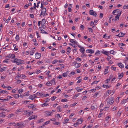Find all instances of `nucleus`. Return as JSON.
<instances>
[{"mask_svg":"<svg viewBox=\"0 0 128 128\" xmlns=\"http://www.w3.org/2000/svg\"><path fill=\"white\" fill-rule=\"evenodd\" d=\"M126 34V33L120 32L119 33L120 37H123Z\"/></svg>","mask_w":128,"mask_h":128,"instance_id":"nucleus-12","label":"nucleus"},{"mask_svg":"<svg viewBox=\"0 0 128 128\" xmlns=\"http://www.w3.org/2000/svg\"><path fill=\"white\" fill-rule=\"evenodd\" d=\"M12 61L14 63H16L18 65H20L22 64H24V62L23 60L17 58L15 59L14 61L12 60Z\"/></svg>","mask_w":128,"mask_h":128,"instance_id":"nucleus-1","label":"nucleus"},{"mask_svg":"<svg viewBox=\"0 0 128 128\" xmlns=\"http://www.w3.org/2000/svg\"><path fill=\"white\" fill-rule=\"evenodd\" d=\"M45 24H42V28H43L44 29H45L46 28V26L44 25Z\"/></svg>","mask_w":128,"mask_h":128,"instance_id":"nucleus-49","label":"nucleus"},{"mask_svg":"<svg viewBox=\"0 0 128 128\" xmlns=\"http://www.w3.org/2000/svg\"><path fill=\"white\" fill-rule=\"evenodd\" d=\"M111 118L110 117V116H108L107 117H106V120L105 121V122H106V123H108V120L110 118Z\"/></svg>","mask_w":128,"mask_h":128,"instance_id":"nucleus-14","label":"nucleus"},{"mask_svg":"<svg viewBox=\"0 0 128 128\" xmlns=\"http://www.w3.org/2000/svg\"><path fill=\"white\" fill-rule=\"evenodd\" d=\"M41 54L40 53L37 52L35 55V58L37 59H39L41 57Z\"/></svg>","mask_w":128,"mask_h":128,"instance_id":"nucleus-4","label":"nucleus"},{"mask_svg":"<svg viewBox=\"0 0 128 128\" xmlns=\"http://www.w3.org/2000/svg\"><path fill=\"white\" fill-rule=\"evenodd\" d=\"M22 110L21 109H20L18 110H17V112L18 113V112H22Z\"/></svg>","mask_w":128,"mask_h":128,"instance_id":"nucleus-60","label":"nucleus"},{"mask_svg":"<svg viewBox=\"0 0 128 128\" xmlns=\"http://www.w3.org/2000/svg\"><path fill=\"white\" fill-rule=\"evenodd\" d=\"M50 100V99L49 98H48L46 99V101L45 102H48Z\"/></svg>","mask_w":128,"mask_h":128,"instance_id":"nucleus-61","label":"nucleus"},{"mask_svg":"<svg viewBox=\"0 0 128 128\" xmlns=\"http://www.w3.org/2000/svg\"><path fill=\"white\" fill-rule=\"evenodd\" d=\"M16 39V40L17 41L19 40L20 39V37L18 35H17L16 38H15Z\"/></svg>","mask_w":128,"mask_h":128,"instance_id":"nucleus-31","label":"nucleus"},{"mask_svg":"<svg viewBox=\"0 0 128 128\" xmlns=\"http://www.w3.org/2000/svg\"><path fill=\"white\" fill-rule=\"evenodd\" d=\"M118 78H119V79H121L123 76L124 75V74L123 72H122L120 74V73H119L118 74Z\"/></svg>","mask_w":128,"mask_h":128,"instance_id":"nucleus-9","label":"nucleus"},{"mask_svg":"<svg viewBox=\"0 0 128 128\" xmlns=\"http://www.w3.org/2000/svg\"><path fill=\"white\" fill-rule=\"evenodd\" d=\"M23 91H24V90L22 89L18 91V93H19V94H20V93H22V92H23Z\"/></svg>","mask_w":128,"mask_h":128,"instance_id":"nucleus-38","label":"nucleus"},{"mask_svg":"<svg viewBox=\"0 0 128 128\" xmlns=\"http://www.w3.org/2000/svg\"><path fill=\"white\" fill-rule=\"evenodd\" d=\"M44 119H40L38 123L42 122H44Z\"/></svg>","mask_w":128,"mask_h":128,"instance_id":"nucleus-59","label":"nucleus"},{"mask_svg":"<svg viewBox=\"0 0 128 128\" xmlns=\"http://www.w3.org/2000/svg\"><path fill=\"white\" fill-rule=\"evenodd\" d=\"M26 112V114H28L29 116H30L31 115H32L33 114V112H28V111H26L25 112Z\"/></svg>","mask_w":128,"mask_h":128,"instance_id":"nucleus-11","label":"nucleus"},{"mask_svg":"<svg viewBox=\"0 0 128 128\" xmlns=\"http://www.w3.org/2000/svg\"><path fill=\"white\" fill-rule=\"evenodd\" d=\"M68 101V100L66 99H62L61 100V102H67Z\"/></svg>","mask_w":128,"mask_h":128,"instance_id":"nucleus-34","label":"nucleus"},{"mask_svg":"<svg viewBox=\"0 0 128 128\" xmlns=\"http://www.w3.org/2000/svg\"><path fill=\"white\" fill-rule=\"evenodd\" d=\"M108 69H106L104 71V74L105 75H106V74H107L108 73Z\"/></svg>","mask_w":128,"mask_h":128,"instance_id":"nucleus-37","label":"nucleus"},{"mask_svg":"<svg viewBox=\"0 0 128 128\" xmlns=\"http://www.w3.org/2000/svg\"><path fill=\"white\" fill-rule=\"evenodd\" d=\"M126 8L128 9V5L127 6L125 5L123 6L124 9H125Z\"/></svg>","mask_w":128,"mask_h":128,"instance_id":"nucleus-57","label":"nucleus"},{"mask_svg":"<svg viewBox=\"0 0 128 128\" xmlns=\"http://www.w3.org/2000/svg\"><path fill=\"white\" fill-rule=\"evenodd\" d=\"M90 14V15L94 16V11L92 10H91L89 12Z\"/></svg>","mask_w":128,"mask_h":128,"instance_id":"nucleus-21","label":"nucleus"},{"mask_svg":"<svg viewBox=\"0 0 128 128\" xmlns=\"http://www.w3.org/2000/svg\"><path fill=\"white\" fill-rule=\"evenodd\" d=\"M9 126H11L12 125H13L14 126H16V124L15 122H11L10 123L8 124Z\"/></svg>","mask_w":128,"mask_h":128,"instance_id":"nucleus-19","label":"nucleus"},{"mask_svg":"<svg viewBox=\"0 0 128 128\" xmlns=\"http://www.w3.org/2000/svg\"><path fill=\"white\" fill-rule=\"evenodd\" d=\"M35 116L34 115H33L30 116L29 118L30 120H31L32 119H34L35 118Z\"/></svg>","mask_w":128,"mask_h":128,"instance_id":"nucleus-25","label":"nucleus"},{"mask_svg":"<svg viewBox=\"0 0 128 128\" xmlns=\"http://www.w3.org/2000/svg\"><path fill=\"white\" fill-rule=\"evenodd\" d=\"M103 53L105 55H106L107 56H108V55L109 54V52H108L105 51L104 52H103Z\"/></svg>","mask_w":128,"mask_h":128,"instance_id":"nucleus-27","label":"nucleus"},{"mask_svg":"<svg viewBox=\"0 0 128 128\" xmlns=\"http://www.w3.org/2000/svg\"><path fill=\"white\" fill-rule=\"evenodd\" d=\"M11 57L12 58H15V56L14 54H12L11 55Z\"/></svg>","mask_w":128,"mask_h":128,"instance_id":"nucleus-58","label":"nucleus"},{"mask_svg":"<svg viewBox=\"0 0 128 128\" xmlns=\"http://www.w3.org/2000/svg\"><path fill=\"white\" fill-rule=\"evenodd\" d=\"M34 52V50H33L32 51H30V55L31 56H32Z\"/></svg>","mask_w":128,"mask_h":128,"instance_id":"nucleus-35","label":"nucleus"},{"mask_svg":"<svg viewBox=\"0 0 128 128\" xmlns=\"http://www.w3.org/2000/svg\"><path fill=\"white\" fill-rule=\"evenodd\" d=\"M114 52L113 50H112L110 52V53L111 54H114Z\"/></svg>","mask_w":128,"mask_h":128,"instance_id":"nucleus-56","label":"nucleus"},{"mask_svg":"<svg viewBox=\"0 0 128 128\" xmlns=\"http://www.w3.org/2000/svg\"><path fill=\"white\" fill-rule=\"evenodd\" d=\"M103 14L102 13H100V18H103Z\"/></svg>","mask_w":128,"mask_h":128,"instance_id":"nucleus-50","label":"nucleus"},{"mask_svg":"<svg viewBox=\"0 0 128 128\" xmlns=\"http://www.w3.org/2000/svg\"><path fill=\"white\" fill-rule=\"evenodd\" d=\"M80 52L82 53V54H84L85 52V50L84 48V47H82V48H81L80 50Z\"/></svg>","mask_w":128,"mask_h":128,"instance_id":"nucleus-10","label":"nucleus"},{"mask_svg":"<svg viewBox=\"0 0 128 128\" xmlns=\"http://www.w3.org/2000/svg\"><path fill=\"white\" fill-rule=\"evenodd\" d=\"M113 76V75H112V74L110 75L109 77V78L108 79H107V80H109V81H110V80L112 78Z\"/></svg>","mask_w":128,"mask_h":128,"instance_id":"nucleus-33","label":"nucleus"},{"mask_svg":"<svg viewBox=\"0 0 128 128\" xmlns=\"http://www.w3.org/2000/svg\"><path fill=\"white\" fill-rule=\"evenodd\" d=\"M98 93H96L95 94L94 96L93 97L94 98H96V97L98 96Z\"/></svg>","mask_w":128,"mask_h":128,"instance_id":"nucleus-53","label":"nucleus"},{"mask_svg":"<svg viewBox=\"0 0 128 128\" xmlns=\"http://www.w3.org/2000/svg\"><path fill=\"white\" fill-rule=\"evenodd\" d=\"M122 12V11H121L116 16V17H115V19L116 20H117V19H118V20L120 16L121 15Z\"/></svg>","mask_w":128,"mask_h":128,"instance_id":"nucleus-5","label":"nucleus"},{"mask_svg":"<svg viewBox=\"0 0 128 128\" xmlns=\"http://www.w3.org/2000/svg\"><path fill=\"white\" fill-rule=\"evenodd\" d=\"M30 18H34V16L33 14H30Z\"/></svg>","mask_w":128,"mask_h":128,"instance_id":"nucleus-64","label":"nucleus"},{"mask_svg":"<svg viewBox=\"0 0 128 128\" xmlns=\"http://www.w3.org/2000/svg\"><path fill=\"white\" fill-rule=\"evenodd\" d=\"M13 96L16 99L18 98H19V95L18 94H15L14 95H13Z\"/></svg>","mask_w":128,"mask_h":128,"instance_id":"nucleus-22","label":"nucleus"},{"mask_svg":"<svg viewBox=\"0 0 128 128\" xmlns=\"http://www.w3.org/2000/svg\"><path fill=\"white\" fill-rule=\"evenodd\" d=\"M86 52L87 53H88L91 54H93L94 52V51L91 49L88 50H86Z\"/></svg>","mask_w":128,"mask_h":128,"instance_id":"nucleus-6","label":"nucleus"},{"mask_svg":"<svg viewBox=\"0 0 128 128\" xmlns=\"http://www.w3.org/2000/svg\"><path fill=\"white\" fill-rule=\"evenodd\" d=\"M29 6V5L28 4H26L24 6V8H25V9H26L28 8V7Z\"/></svg>","mask_w":128,"mask_h":128,"instance_id":"nucleus-52","label":"nucleus"},{"mask_svg":"<svg viewBox=\"0 0 128 128\" xmlns=\"http://www.w3.org/2000/svg\"><path fill=\"white\" fill-rule=\"evenodd\" d=\"M118 66L121 68L124 67V66L122 63H119L118 64Z\"/></svg>","mask_w":128,"mask_h":128,"instance_id":"nucleus-16","label":"nucleus"},{"mask_svg":"<svg viewBox=\"0 0 128 128\" xmlns=\"http://www.w3.org/2000/svg\"><path fill=\"white\" fill-rule=\"evenodd\" d=\"M87 98V97L86 96H84L82 98V100H84L85 99Z\"/></svg>","mask_w":128,"mask_h":128,"instance_id":"nucleus-62","label":"nucleus"},{"mask_svg":"<svg viewBox=\"0 0 128 128\" xmlns=\"http://www.w3.org/2000/svg\"><path fill=\"white\" fill-rule=\"evenodd\" d=\"M58 62V60H54L52 62V63L53 64H55L56 63Z\"/></svg>","mask_w":128,"mask_h":128,"instance_id":"nucleus-44","label":"nucleus"},{"mask_svg":"<svg viewBox=\"0 0 128 128\" xmlns=\"http://www.w3.org/2000/svg\"><path fill=\"white\" fill-rule=\"evenodd\" d=\"M120 11V10H115L113 11L112 14L114 15H116L117 14H115V13L116 12L118 13H119Z\"/></svg>","mask_w":128,"mask_h":128,"instance_id":"nucleus-13","label":"nucleus"},{"mask_svg":"<svg viewBox=\"0 0 128 128\" xmlns=\"http://www.w3.org/2000/svg\"><path fill=\"white\" fill-rule=\"evenodd\" d=\"M69 44L70 45L72 46L73 48H76L77 47L76 46H75V45H73L71 44L70 43Z\"/></svg>","mask_w":128,"mask_h":128,"instance_id":"nucleus-46","label":"nucleus"},{"mask_svg":"<svg viewBox=\"0 0 128 128\" xmlns=\"http://www.w3.org/2000/svg\"><path fill=\"white\" fill-rule=\"evenodd\" d=\"M84 26L82 25L80 26V28H81V30H82L84 29Z\"/></svg>","mask_w":128,"mask_h":128,"instance_id":"nucleus-47","label":"nucleus"},{"mask_svg":"<svg viewBox=\"0 0 128 128\" xmlns=\"http://www.w3.org/2000/svg\"><path fill=\"white\" fill-rule=\"evenodd\" d=\"M128 100V98L124 100H123L122 102L123 104L126 103Z\"/></svg>","mask_w":128,"mask_h":128,"instance_id":"nucleus-42","label":"nucleus"},{"mask_svg":"<svg viewBox=\"0 0 128 128\" xmlns=\"http://www.w3.org/2000/svg\"><path fill=\"white\" fill-rule=\"evenodd\" d=\"M62 76L64 77H66L67 76V74L66 73H64L62 74Z\"/></svg>","mask_w":128,"mask_h":128,"instance_id":"nucleus-55","label":"nucleus"},{"mask_svg":"<svg viewBox=\"0 0 128 128\" xmlns=\"http://www.w3.org/2000/svg\"><path fill=\"white\" fill-rule=\"evenodd\" d=\"M114 101V98L113 97H111L109 99L107 102L108 104V105H112L113 104Z\"/></svg>","mask_w":128,"mask_h":128,"instance_id":"nucleus-2","label":"nucleus"},{"mask_svg":"<svg viewBox=\"0 0 128 128\" xmlns=\"http://www.w3.org/2000/svg\"><path fill=\"white\" fill-rule=\"evenodd\" d=\"M50 121H48L46 122L44 124H43V126H44L45 125H47V124H48L50 122Z\"/></svg>","mask_w":128,"mask_h":128,"instance_id":"nucleus-36","label":"nucleus"},{"mask_svg":"<svg viewBox=\"0 0 128 128\" xmlns=\"http://www.w3.org/2000/svg\"><path fill=\"white\" fill-rule=\"evenodd\" d=\"M51 84H53L54 85L56 84V82L55 81V79L54 78H53L51 81Z\"/></svg>","mask_w":128,"mask_h":128,"instance_id":"nucleus-23","label":"nucleus"},{"mask_svg":"<svg viewBox=\"0 0 128 128\" xmlns=\"http://www.w3.org/2000/svg\"><path fill=\"white\" fill-rule=\"evenodd\" d=\"M34 107V106L33 104L29 105L28 106V108H32Z\"/></svg>","mask_w":128,"mask_h":128,"instance_id":"nucleus-29","label":"nucleus"},{"mask_svg":"<svg viewBox=\"0 0 128 128\" xmlns=\"http://www.w3.org/2000/svg\"><path fill=\"white\" fill-rule=\"evenodd\" d=\"M42 32L41 33L42 34H48V33L47 32H46L44 30H42L41 31Z\"/></svg>","mask_w":128,"mask_h":128,"instance_id":"nucleus-40","label":"nucleus"},{"mask_svg":"<svg viewBox=\"0 0 128 128\" xmlns=\"http://www.w3.org/2000/svg\"><path fill=\"white\" fill-rule=\"evenodd\" d=\"M46 85L47 86H50L52 85V84H51V83L50 82H48L46 84Z\"/></svg>","mask_w":128,"mask_h":128,"instance_id":"nucleus-26","label":"nucleus"},{"mask_svg":"<svg viewBox=\"0 0 128 128\" xmlns=\"http://www.w3.org/2000/svg\"><path fill=\"white\" fill-rule=\"evenodd\" d=\"M70 40V42L72 43L73 44H78V42H76L75 41H74L73 40L71 39V40Z\"/></svg>","mask_w":128,"mask_h":128,"instance_id":"nucleus-20","label":"nucleus"},{"mask_svg":"<svg viewBox=\"0 0 128 128\" xmlns=\"http://www.w3.org/2000/svg\"><path fill=\"white\" fill-rule=\"evenodd\" d=\"M111 69L112 70H114V71H115L116 70V68L115 67H114L113 66H112L111 67Z\"/></svg>","mask_w":128,"mask_h":128,"instance_id":"nucleus-48","label":"nucleus"},{"mask_svg":"<svg viewBox=\"0 0 128 128\" xmlns=\"http://www.w3.org/2000/svg\"><path fill=\"white\" fill-rule=\"evenodd\" d=\"M6 69V67H4L3 68H1L0 69V72H2L3 71H5Z\"/></svg>","mask_w":128,"mask_h":128,"instance_id":"nucleus-17","label":"nucleus"},{"mask_svg":"<svg viewBox=\"0 0 128 128\" xmlns=\"http://www.w3.org/2000/svg\"><path fill=\"white\" fill-rule=\"evenodd\" d=\"M83 121V120H81V119H78L77 120V122L74 124V126L75 127H76L78 125V124H81Z\"/></svg>","mask_w":128,"mask_h":128,"instance_id":"nucleus-3","label":"nucleus"},{"mask_svg":"<svg viewBox=\"0 0 128 128\" xmlns=\"http://www.w3.org/2000/svg\"><path fill=\"white\" fill-rule=\"evenodd\" d=\"M35 95H33L32 96H30L29 97V98L30 100H33L34 99L37 98L36 96Z\"/></svg>","mask_w":128,"mask_h":128,"instance_id":"nucleus-7","label":"nucleus"},{"mask_svg":"<svg viewBox=\"0 0 128 128\" xmlns=\"http://www.w3.org/2000/svg\"><path fill=\"white\" fill-rule=\"evenodd\" d=\"M88 29L90 32H92L93 30L92 28H88Z\"/></svg>","mask_w":128,"mask_h":128,"instance_id":"nucleus-54","label":"nucleus"},{"mask_svg":"<svg viewBox=\"0 0 128 128\" xmlns=\"http://www.w3.org/2000/svg\"><path fill=\"white\" fill-rule=\"evenodd\" d=\"M46 115L47 116H52V114L51 112H46Z\"/></svg>","mask_w":128,"mask_h":128,"instance_id":"nucleus-15","label":"nucleus"},{"mask_svg":"<svg viewBox=\"0 0 128 128\" xmlns=\"http://www.w3.org/2000/svg\"><path fill=\"white\" fill-rule=\"evenodd\" d=\"M94 22H90V25L91 26H93V25L94 24Z\"/></svg>","mask_w":128,"mask_h":128,"instance_id":"nucleus-63","label":"nucleus"},{"mask_svg":"<svg viewBox=\"0 0 128 128\" xmlns=\"http://www.w3.org/2000/svg\"><path fill=\"white\" fill-rule=\"evenodd\" d=\"M8 92L6 90H1V93L3 94L4 93L7 94Z\"/></svg>","mask_w":128,"mask_h":128,"instance_id":"nucleus-39","label":"nucleus"},{"mask_svg":"<svg viewBox=\"0 0 128 128\" xmlns=\"http://www.w3.org/2000/svg\"><path fill=\"white\" fill-rule=\"evenodd\" d=\"M46 9L44 8H43L42 9L41 12L44 14V16H45V14L46 12Z\"/></svg>","mask_w":128,"mask_h":128,"instance_id":"nucleus-8","label":"nucleus"},{"mask_svg":"<svg viewBox=\"0 0 128 128\" xmlns=\"http://www.w3.org/2000/svg\"><path fill=\"white\" fill-rule=\"evenodd\" d=\"M79 88H76V90H77V91H78V92H79V90H80V91H82V90H83V89L82 88H81V89H79Z\"/></svg>","mask_w":128,"mask_h":128,"instance_id":"nucleus-51","label":"nucleus"},{"mask_svg":"<svg viewBox=\"0 0 128 128\" xmlns=\"http://www.w3.org/2000/svg\"><path fill=\"white\" fill-rule=\"evenodd\" d=\"M24 96H28L29 95V92H28L26 93H25L24 94Z\"/></svg>","mask_w":128,"mask_h":128,"instance_id":"nucleus-43","label":"nucleus"},{"mask_svg":"<svg viewBox=\"0 0 128 128\" xmlns=\"http://www.w3.org/2000/svg\"><path fill=\"white\" fill-rule=\"evenodd\" d=\"M5 114L4 113H1L0 114V116L1 117H3L5 116L6 115L4 114Z\"/></svg>","mask_w":128,"mask_h":128,"instance_id":"nucleus-28","label":"nucleus"},{"mask_svg":"<svg viewBox=\"0 0 128 128\" xmlns=\"http://www.w3.org/2000/svg\"><path fill=\"white\" fill-rule=\"evenodd\" d=\"M125 44L123 43H120L118 44V46L120 48H122V46H125Z\"/></svg>","mask_w":128,"mask_h":128,"instance_id":"nucleus-18","label":"nucleus"},{"mask_svg":"<svg viewBox=\"0 0 128 128\" xmlns=\"http://www.w3.org/2000/svg\"><path fill=\"white\" fill-rule=\"evenodd\" d=\"M56 98V96H54L51 98V100L52 101H53Z\"/></svg>","mask_w":128,"mask_h":128,"instance_id":"nucleus-45","label":"nucleus"},{"mask_svg":"<svg viewBox=\"0 0 128 128\" xmlns=\"http://www.w3.org/2000/svg\"><path fill=\"white\" fill-rule=\"evenodd\" d=\"M42 107H44L45 106H49L48 104H46V103H44L42 105Z\"/></svg>","mask_w":128,"mask_h":128,"instance_id":"nucleus-32","label":"nucleus"},{"mask_svg":"<svg viewBox=\"0 0 128 128\" xmlns=\"http://www.w3.org/2000/svg\"><path fill=\"white\" fill-rule=\"evenodd\" d=\"M81 65V64L80 63L78 64L77 63L75 67L76 68H78Z\"/></svg>","mask_w":128,"mask_h":128,"instance_id":"nucleus-24","label":"nucleus"},{"mask_svg":"<svg viewBox=\"0 0 128 128\" xmlns=\"http://www.w3.org/2000/svg\"><path fill=\"white\" fill-rule=\"evenodd\" d=\"M42 24H45L46 23V20L45 19H43L42 22Z\"/></svg>","mask_w":128,"mask_h":128,"instance_id":"nucleus-30","label":"nucleus"},{"mask_svg":"<svg viewBox=\"0 0 128 128\" xmlns=\"http://www.w3.org/2000/svg\"><path fill=\"white\" fill-rule=\"evenodd\" d=\"M100 51L99 50H98L95 53V54L96 56H98V54H100Z\"/></svg>","mask_w":128,"mask_h":128,"instance_id":"nucleus-41","label":"nucleus"}]
</instances>
